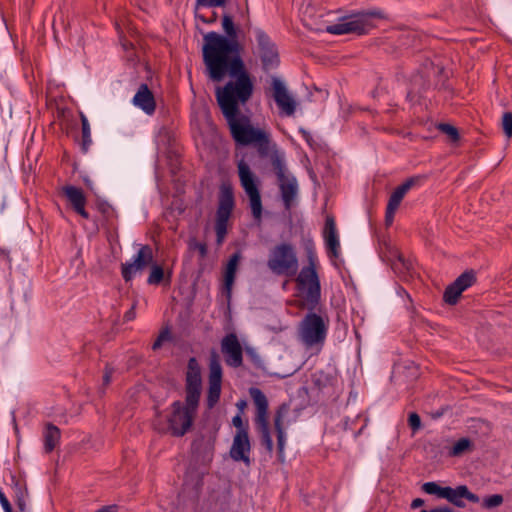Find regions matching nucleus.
I'll return each instance as SVG.
<instances>
[{"instance_id":"5","label":"nucleus","mask_w":512,"mask_h":512,"mask_svg":"<svg viewBox=\"0 0 512 512\" xmlns=\"http://www.w3.org/2000/svg\"><path fill=\"white\" fill-rule=\"evenodd\" d=\"M383 17V13L380 10L362 11L348 17H344L342 22L327 26L326 31L330 34L336 35L351 33L363 35L374 27L372 19H381Z\"/></svg>"},{"instance_id":"39","label":"nucleus","mask_w":512,"mask_h":512,"mask_svg":"<svg viewBox=\"0 0 512 512\" xmlns=\"http://www.w3.org/2000/svg\"><path fill=\"white\" fill-rule=\"evenodd\" d=\"M113 373L114 368L111 365L106 364L102 377V388L107 387L111 383Z\"/></svg>"},{"instance_id":"9","label":"nucleus","mask_w":512,"mask_h":512,"mask_svg":"<svg viewBox=\"0 0 512 512\" xmlns=\"http://www.w3.org/2000/svg\"><path fill=\"white\" fill-rule=\"evenodd\" d=\"M249 394L256 406L255 424L260 434L261 444L268 452L273 451V441L270 435L268 421V400L265 394L259 388H250Z\"/></svg>"},{"instance_id":"48","label":"nucleus","mask_w":512,"mask_h":512,"mask_svg":"<svg viewBox=\"0 0 512 512\" xmlns=\"http://www.w3.org/2000/svg\"><path fill=\"white\" fill-rule=\"evenodd\" d=\"M396 211L397 210H391L389 207H386V212H385V224H386V226L392 225V223L394 221V216H395Z\"/></svg>"},{"instance_id":"6","label":"nucleus","mask_w":512,"mask_h":512,"mask_svg":"<svg viewBox=\"0 0 512 512\" xmlns=\"http://www.w3.org/2000/svg\"><path fill=\"white\" fill-rule=\"evenodd\" d=\"M267 266L276 275L294 276L299 266L295 247L290 243L276 245L270 251Z\"/></svg>"},{"instance_id":"20","label":"nucleus","mask_w":512,"mask_h":512,"mask_svg":"<svg viewBox=\"0 0 512 512\" xmlns=\"http://www.w3.org/2000/svg\"><path fill=\"white\" fill-rule=\"evenodd\" d=\"M63 192L74 211L83 218L88 219L89 214L85 210L86 197L83 190L75 186H65Z\"/></svg>"},{"instance_id":"31","label":"nucleus","mask_w":512,"mask_h":512,"mask_svg":"<svg viewBox=\"0 0 512 512\" xmlns=\"http://www.w3.org/2000/svg\"><path fill=\"white\" fill-rule=\"evenodd\" d=\"M228 220L226 218L216 217L215 223V231H216V242L218 245H221L225 239L227 234V224Z\"/></svg>"},{"instance_id":"49","label":"nucleus","mask_w":512,"mask_h":512,"mask_svg":"<svg viewBox=\"0 0 512 512\" xmlns=\"http://www.w3.org/2000/svg\"><path fill=\"white\" fill-rule=\"evenodd\" d=\"M420 512H455L454 509H452L449 506H440L436 507L431 510L422 509Z\"/></svg>"},{"instance_id":"44","label":"nucleus","mask_w":512,"mask_h":512,"mask_svg":"<svg viewBox=\"0 0 512 512\" xmlns=\"http://www.w3.org/2000/svg\"><path fill=\"white\" fill-rule=\"evenodd\" d=\"M247 356L251 359V361L255 364L256 367H259L261 364V359L259 355L252 349H246Z\"/></svg>"},{"instance_id":"52","label":"nucleus","mask_w":512,"mask_h":512,"mask_svg":"<svg viewBox=\"0 0 512 512\" xmlns=\"http://www.w3.org/2000/svg\"><path fill=\"white\" fill-rule=\"evenodd\" d=\"M238 407L242 408L246 405V402L245 401H240L238 404Z\"/></svg>"},{"instance_id":"28","label":"nucleus","mask_w":512,"mask_h":512,"mask_svg":"<svg viewBox=\"0 0 512 512\" xmlns=\"http://www.w3.org/2000/svg\"><path fill=\"white\" fill-rule=\"evenodd\" d=\"M208 384L206 405L208 409H212L219 402L222 383L208 382Z\"/></svg>"},{"instance_id":"8","label":"nucleus","mask_w":512,"mask_h":512,"mask_svg":"<svg viewBox=\"0 0 512 512\" xmlns=\"http://www.w3.org/2000/svg\"><path fill=\"white\" fill-rule=\"evenodd\" d=\"M239 180L242 188L249 197L252 215L260 221L262 217V201L258 189V179L243 159L237 164Z\"/></svg>"},{"instance_id":"35","label":"nucleus","mask_w":512,"mask_h":512,"mask_svg":"<svg viewBox=\"0 0 512 512\" xmlns=\"http://www.w3.org/2000/svg\"><path fill=\"white\" fill-rule=\"evenodd\" d=\"M504 499L503 496L500 494H493L488 497H486L483 500L482 506L486 509H492L495 507L500 506L503 503Z\"/></svg>"},{"instance_id":"13","label":"nucleus","mask_w":512,"mask_h":512,"mask_svg":"<svg viewBox=\"0 0 512 512\" xmlns=\"http://www.w3.org/2000/svg\"><path fill=\"white\" fill-rule=\"evenodd\" d=\"M153 250L149 245H142L130 263L121 265V274L126 282L132 280L137 271H143L146 267L153 264Z\"/></svg>"},{"instance_id":"33","label":"nucleus","mask_w":512,"mask_h":512,"mask_svg":"<svg viewBox=\"0 0 512 512\" xmlns=\"http://www.w3.org/2000/svg\"><path fill=\"white\" fill-rule=\"evenodd\" d=\"M437 128L439 131L446 134L452 143L459 141V131L455 126L448 123H440L437 125Z\"/></svg>"},{"instance_id":"14","label":"nucleus","mask_w":512,"mask_h":512,"mask_svg":"<svg viewBox=\"0 0 512 512\" xmlns=\"http://www.w3.org/2000/svg\"><path fill=\"white\" fill-rule=\"evenodd\" d=\"M221 350L228 366L238 368L243 363V350L234 333L227 334L221 341Z\"/></svg>"},{"instance_id":"30","label":"nucleus","mask_w":512,"mask_h":512,"mask_svg":"<svg viewBox=\"0 0 512 512\" xmlns=\"http://www.w3.org/2000/svg\"><path fill=\"white\" fill-rule=\"evenodd\" d=\"M164 279V269L156 264L153 263L151 265V271L147 279V283L150 285H159Z\"/></svg>"},{"instance_id":"11","label":"nucleus","mask_w":512,"mask_h":512,"mask_svg":"<svg viewBox=\"0 0 512 512\" xmlns=\"http://www.w3.org/2000/svg\"><path fill=\"white\" fill-rule=\"evenodd\" d=\"M257 43L258 54L262 62L264 71L276 68L279 63V53L276 44L271 40L270 36L261 28L254 30Z\"/></svg>"},{"instance_id":"34","label":"nucleus","mask_w":512,"mask_h":512,"mask_svg":"<svg viewBox=\"0 0 512 512\" xmlns=\"http://www.w3.org/2000/svg\"><path fill=\"white\" fill-rule=\"evenodd\" d=\"M472 446V442L468 438H461L451 448L450 456H460Z\"/></svg>"},{"instance_id":"16","label":"nucleus","mask_w":512,"mask_h":512,"mask_svg":"<svg viewBox=\"0 0 512 512\" xmlns=\"http://www.w3.org/2000/svg\"><path fill=\"white\" fill-rule=\"evenodd\" d=\"M272 91L273 98L277 104V106L288 116H291L295 113L296 103L293 98L289 95L285 85L283 82L276 78H272Z\"/></svg>"},{"instance_id":"4","label":"nucleus","mask_w":512,"mask_h":512,"mask_svg":"<svg viewBox=\"0 0 512 512\" xmlns=\"http://www.w3.org/2000/svg\"><path fill=\"white\" fill-rule=\"evenodd\" d=\"M307 258L308 265L302 267L295 282L301 298L299 306L308 311H315L321 301V283L315 253L312 250L308 251Z\"/></svg>"},{"instance_id":"32","label":"nucleus","mask_w":512,"mask_h":512,"mask_svg":"<svg viewBox=\"0 0 512 512\" xmlns=\"http://www.w3.org/2000/svg\"><path fill=\"white\" fill-rule=\"evenodd\" d=\"M14 488L16 505L21 512H24L26 508V497L28 495V491L26 487H22L19 482L15 484Z\"/></svg>"},{"instance_id":"19","label":"nucleus","mask_w":512,"mask_h":512,"mask_svg":"<svg viewBox=\"0 0 512 512\" xmlns=\"http://www.w3.org/2000/svg\"><path fill=\"white\" fill-rule=\"evenodd\" d=\"M133 104L142 109L146 114L152 115L156 109V102L148 85L142 83L133 97Z\"/></svg>"},{"instance_id":"42","label":"nucleus","mask_w":512,"mask_h":512,"mask_svg":"<svg viewBox=\"0 0 512 512\" xmlns=\"http://www.w3.org/2000/svg\"><path fill=\"white\" fill-rule=\"evenodd\" d=\"M190 249H195L199 252L200 257L203 259L207 255V245L205 243L190 242Z\"/></svg>"},{"instance_id":"26","label":"nucleus","mask_w":512,"mask_h":512,"mask_svg":"<svg viewBox=\"0 0 512 512\" xmlns=\"http://www.w3.org/2000/svg\"><path fill=\"white\" fill-rule=\"evenodd\" d=\"M208 382L222 383V366L216 353L210 357Z\"/></svg>"},{"instance_id":"43","label":"nucleus","mask_w":512,"mask_h":512,"mask_svg":"<svg viewBox=\"0 0 512 512\" xmlns=\"http://www.w3.org/2000/svg\"><path fill=\"white\" fill-rule=\"evenodd\" d=\"M0 503L5 512H13L12 506L4 492L0 489Z\"/></svg>"},{"instance_id":"23","label":"nucleus","mask_w":512,"mask_h":512,"mask_svg":"<svg viewBox=\"0 0 512 512\" xmlns=\"http://www.w3.org/2000/svg\"><path fill=\"white\" fill-rule=\"evenodd\" d=\"M234 194L230 186L222 185L216 217L229 219L234 208Z\"/></svg>"},{"instance_id":"22","label":"nucleus","mask_w":512,"mask_h":512,"mask_svg":"<svg viewBox=\"0 0 512 512\" xmlns=\"http://www.w3.org/2000/svg\"><path fill=\"white\" fill-rule=\"evenodd\" d=\"M420 180V176H414L406 179L392 192V194L389 197L387 207H389L391 210H397L407 192L411 188L419 184Z\"/></svg>"},{"instance_id":"21","label":"nucleus","mask_w":512,"mask_h":512,"mask_svg":"<svg viewBox=\"0 0 512 512\" xmlns=\"http://www.w3.org/2000/svg\"><path fill=\"white\" fill-rule=\"evenodd\" d=\"M289 405L287 403H282L276 410L274 416V427L277 434V449L278 456L281 461H283V451L285 445V432L283 428V419L289 412Z\"/></svg>"},{"instance_id":"37","label":"nucleus","mask_w":512,"mask_h":512,"mask_svg":"<svg viewBox=\"0 0 512 512\" xmlns=\"http://www.w3.org/2000/svg\"><path fill=\"white\" fill-rule=\"evenodd\" d=\"M502 129L507 138L512 137V112H505L503 114Z\"/></svg>"},{"instance_id":"36","label":"nucleus","mask_w":512,"mask_h":512,"mask_svg":"<svg viewBox=\"0 0 512 512\" xmlns=\"http://www.w3.org/2000/svg\"><path fill=\"white\" fill-rule=\"evenodd\" d=\"M225 3L226 0H197L195 10L198 11L200 8L222 7Z\"/></svg>"},{"instance_id":"7","label":"nucleus","mask_w":512,"mask_h":512,"mask_svg":"<svg viewBox=\"0 0 512 512\" xmlns=\"http://www.w3.org/2000/svg\"><path fill=\"white\" fill-rule=\"evenodd\" d=\"M271 165L279 182V188L284 206L288 210L292 207L293 202L297 196V180L294 176H289L287 174L288 170L285 164L284 156L282 154L274 152L271 155Z\"/></svg>"},{"instance_id":"18","label":"nucleus","mask_w":512,"mask_h":512,"mask_svg":"<svg viewBox=\"0 0 512 512\" xmlns=\"http://www.w3.org/2000/svg\"><path fill=\"white\" fill-rule=\"evenodd\" d=\"M323 237L330 257L337 258L340 251V242L337 234L336 223L333 216H327L323 230Z\"/></svg>"},{"instance_id":"12","label":"nucleus","mask_w":512,"mask_h":512,"mask_svg":"<svg viewBox=\"0 0 512 512\" xmlns=\"http://www.w3.org/2000/svg\"><path fill=\"white\" fill-rule=\"evenodd\" d=\"M476 280V272L473 269L463 272L454 282L446 287L443 294L444 302L449 305H456L462 292L475 284Z\"/></svg>"},{"instance_id":"38","label":"nucleus","mask_w":512,"mask_h":512,"mask_svg":"<svg viewBox=\"0 0 512 512\" xmlns=\"http://www.w3.org/2000/svg\"><path fill=\"white\" fill-rule=\"evenodd\" d=\"M408 425L413 432H417L421 429L422 423L421 418L416 412H412L408 417Z\"/></svg>"},{"instance_id":"25","label":"nucleus","mask_w":512,"mask_h":512,"mask_svg":"<svg viewBox=\"0 0 512 512\" xmlns=\"http://www.w3.org/2000/svg\"><path fill=\"white\" fill-rule=\"evenodd\" d=\"M61 430L51 422H47L43 431L44 451L51 453L59 444Z\"/></svg>"},{"instance_id":"45","label":"nucleus","mask_w":512,"mask_h":512,"mask_svg":"<svg viewBox=\"0 0 512 512\" xmlns=\"http://www.w3.org/2000/svg\"><path fill=\"white\" fill-rule=\"evenodd\" d=\"M167 337H168V331L167 330L161 332L160 335L158 336V338L154 341V343L152 345V349L153 350L159 349L162 346L163 341L165 339H167Z\"/></svg>"},{"instance_id":"10","label":"nucleus","mask_w":512,"mask_h":512,"mask_svg":"<svg viewBox=\"0 0 512 512\" xmlns=\"http://www.w3.org/2000/svg\"><path fill=\"white\" fill-rule=\"evenodd\" d=\"M327 335V325L323 318L309 311V313L303 318L300 323V337L302 342L312 347L317 344H322L325 341Z\"/></svg>"},{"instance_id":"17","label":"nucleus","mask_w":512,"mask_h":512,"mask_svg":"<svg viewBox=\"0 0 512 512\" xmlns=\"http://www.w3.org/2000/svg\"><path fill=\"white\" fill-rule=\"evenodd\" d=\"M241 258L242 254L240 251H236L235 253H233L230 256L224 270L222 289L223 292L226 294L228 302L231 300L232 297V288L235 282L237 267Z\"/></svg>"},{"instance_id":"24","label":"nucleus","mask_w":512,"mask_h":512,"mask_svg":"<svg viewBox=\"0 0 512 512\" xmlns=\"http://www.w3.org/2000/svg\"><path fill=\"white\" fill-rule=\"evenodd\" d=\"M462 498L467 499L472 503H478L480 501L479 496L472 493L466 485H460L456 488L450 487V494H448L447 501L459 508L466 506Z\"/></svg>"},{"instance_id":"3","label":"nucleus","mask_w":512,"mask_h":512,"mask_svg":"<svg viewBox=\"0 0 512 512\" xmlns=\"http://www.w3.org/2000/svg\"><path fill=\"white\" fill-rule=\"evenodd\" d=\"M202 390L201 369L196 358L188 360L185 377V402L176 400L171 404L167 417L168 430L174 437L184 436L192 427L197 415Z\"/></svg>"},{"instance_id":"15","label":"nucleus","mask_w":512,"mask_h":512,"mask_svg":"<svg viewBox=\"0 0 512 512\" xmlns=\"http://www.w3.org/2000/svg\"><path fill=\"white\" fill-rule=\"evenodd\" d=\"M251 445L249 434L247 431H236L233 438V443L229 451L230 457L236 462H243L246 466H250V453Z\"/></svg>"},{"instance_id":"29","label":"nucleus","mask_w":512,"mask_h":512,"mask_svg":"<svg viewBox=\"0 0 512 512\" xmlns=\"http://www.w3.org/2000/svg\"><path fill=\"white\" fill-rule=\"evenodd\" d=\"M80 118H81V125H82L81 146H82L83 152H87L90 145L92 144L90 125H89L88 119L86 118V116L83 113L80 114Z\"/></svg>"},{"instance_id":"51","label":"nucleus","mask_w":512,"mask_h":512,"mask_svg":"<svg viewBox=\"0 0 512 512\" xmlns=\"http://www.w3.org/2000/svg\"><path fill=\"white\" fill-rule=\"evenodd\" d=\"M96 512H117V506L116 505L103 506Z\"/></svg>"},{"instance_id":"27","label":"nucleus","mask_w":512,"mask_h":512,"mask_svg":"<svg viewBox=\"0 0 512 512\" xmlns=\"http://www.w3.org/2000/svg\"><path fill=\"white\" fill-rule=\"evenodd\" d=\"M422 491L429 495H436L438 498L448 499L450 487H441L436 482H426L421 487Z\"/></svg>"},{"instance_id":"1","label":"nucleus","mask_w":512,"mask_h":512,"mask_svg":"<svg viewBox=\"0 0 512 512\" xmlns=\"http://www.w3.org/2000/svg\"><path fill=\"white\" fill-rule=\"evenodd\" d=\"M222 27L226 36L208 32L203 37L202 54L207 76L213 82H221L227 75L231 80L252 79L242 59L243 46L230 15L223 16Z\"/></svg>"},{"instance_id":"46","label":"nucleus","mask_w":512,"mask_h":512,"mask_svg":"<svg viewBox=\"0 0 512 512\" xmlns=\"http://www.w3.org/2000/svg\"><path fill=\"white\" fill-rule=\"evenodd\" d=\"M196 17L204 23H214L217 20V13L211 12V16L206 17L205 15L200 14L198 11H196Z\"/></svg>"},{"instance_id":"41","label":"nucleus","mask_w":512,"mask_h":512,"mask_svg":"<svg viewBox=\"0 0 512 512\" xmlns=\"http://www.w3.org/2000/svg\"><path fill=\"white\" fill-rule=\"evenodd\" d=\"M232 424L237 429L236 431L244 430V431L248 432V430H249L248 423L247 422L244 423L239 414H237L236 416L233 417Z\"/></svg>"},{"instance_id":"2","label":"nucleus","mask_w":512,"mask_h":512,"mask_svg":"<svg viewBox=\"0 0 512 512\" xmlns=\"http://www.w3.org/2000/svg\"><path fill=\"white\" fill-rule=\"evenodd\" d=\"M253 91L252 79L230 80L224 86L216 87L215 97L235 142L240 145L255 144L259 154L265 156L269 150L268 134L254 128L249 118L241 115L239 107L250 100Z\"/></svg>"},{"instance_id":"40","label":"nucleus","mask_w":512,"mask_h":512,"mask_svg":"<svg viewBox=\"0 0 512 512\" xmlns=\"http://www.w3.org/2000/svg\"><path fill=\"white\" fill-rule=\"evenodd\" d=\"M398 264H400L402 269L405 271L412 269V263L406 260L401 253L397 254V262L393 263V268L398 269Z\"/></svg>"},{"instance_id":"47","label":"nucleus","mask_w":512,"mask_h":512,"mask_svg":"<svg viewBox=\"0 0 512 512\" xmlns=\"http://www.w3.org/2000/svg\"><path fill=\"white\" fill-rule=\"evenodd\" d=\"M136 306H137V301L134 300L130 309L124 314L125 321H131L136 317V312H135Z\"/></svg>"},{"instance_id":"50","label":"nucleus","mask_w":512,"mask_h":512,"mask_svg":"<svg viewBox=\"0 0 512 512\" xmlns=\"http://www.w3.org/2000/svg\"><path fill=\"white\" fill-rule=\"evenodd\" d=\"M424 503H425V502H424V500H423V499H421V498H416V499H414V500L412 501V503H411V508H412V509H417V508H419V507H422V506L424 505Z\"/></svg>"}]
</instances>
